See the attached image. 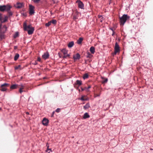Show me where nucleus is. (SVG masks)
<instances>
[{"instance_id": "1", "label": "nucleus", "mask_w": 153, "mask_h": 153, "mask_svg": "<svg viewBox=\"0 0 153 153\" xmlns=\"http://www.w3.org/2000/svg\"><path fill=\"white\" fill-rule=\"evenodd\" d=\"M23 27L25 30L27 31L29 35L32 34L34 30V28L31 25H27L26 23L25 22L23 24Z\"/></svg>"}, {"instance_id": "2", "label": "nucleus", "mask_w": 153, "mask_h": 153, "mask_svg": "<svg viewBox=\"0 0 153 153\" xmlns=\"http://www.w3.org/2000/svg\"><path fill=\"white\" fill-rule=\"evenodd\" d=\"M129 18L130 16L126 14H124L121 17H120V25L123 26L126 22L127 20L129 19Z\"/></svg>"}, {"instance_id": "3", "label": "nucleus", "mask_w": 153, "mask_h": 153, "mask_svg": "<svg viewBox=\"0 0 153 153\" xmlns=\"http://www.w3.org/2000/svg\"><path fill=\"white\" fill-rule=\"evenodd\" d=\"M12 7L9 5H3L0 6V11L4 12L6 10L8 11L10 10Z\"/></svg>"}, {"instance_id": "4", "label": "nucleus", "mask_w": 153, "mask_h": 153, "mask_svg": "<svg viewBox=\"0 0 153 153\" xmlns=\"http://www.w3.org/2000/svg\"><path fill=\"white\" fill-rule=\"evenodd\" d=\"M120 51V47L118 44L116 42L114 47V52L113 53V55H116L117 53L119 52Z\"/></svg>"}, {"instance_id": "5", "label": "nucleus", "mask_w": 153, "mask_h": 153, "mask_svg": "<svg viewBox=\"0 0 153 153\" xmlns=\"http://www.w3.org/2000/svg\"><path fill=\"white\" fill-rule=\"evenodd\" d=\"M9 84L7 83H4L1 85V90L2 91H5L7 90L6 87L9 86Z\"/></svg>"}, {"instance_id": "6", "label": "nucleus", "mask_w": 153, "mask_h": 153, "mask_svg": "<svg viewBox=\"0 0 153 153\" xmlns=\"http://www.w3.org/2000/svg\"><path fill=\"white\" fill-rule=\"evenodd\" d=\"M29 7L30 14V15H32L34 13V7L31 5H30L29 6Z\"/></svg>"}, {"instance_id": "7", "label": "nucleus", "mask_w": 153, "mask_h": 153, "mask_svg": "<svg viewBox=\"0 0 153 153\" xmlns=\"http://www.w3.org/2000/svg\"><path fill=\"white\" fill-rule=\"evenodd\" d=\"M76 3H78V6L79 8L82 9L84 8V5L80 0H78L77 1Z\"/></svg>"}, {"instance_id": "8", "label": "nucleus", "mask_w": 153, "mask_h": 153, "mask_svg": "<svg viewBox=\"0 0 153 153\" xmlns=\"http://www.w3.org/2000/svg\"><path fill=\"white\" fill-rule=\"evenodd\" d=\"M49 120L46 118H44L42 121V124L44 125L47 126L48 125Z\"/></svg>"}, {"instance_id": "9", "label": "nucleus", "mask_w": 153, "mask_h": 153, "mask_svg": "<svg viewBox=\"0 0 153 153\" xmlns=\"http://www.w3.org/2000/svg\"><path fill=\"white\" fill-rule=\"evenodd\" d=\"M49 54L48 52H46L44 53L42 56V57L45 59H46L48 58L49 57Z\"/></svg>"}, {"instance_id": "10", "label": "nucleus", "mask_w": 153, "mask_h": 153, "mask_svg": "<svg viewBox=\"0 0 153 153\" xmlns=\"http://www.w3.org/2000/svg\"><path fill=\"white\" fill-rule=\"evenodd\" d=\"M80 57V55L79 53H77L76 54L74 55L73 56V58L74 60L79 59Z\"/></svg>"}, {"instance_id": "11", "label": "nucleus", "mask_w": 153, "mask_h": 153, "mask_svg": "<svg viewBox=\"0 0 153 153\" xmlns=\"http://www.w3.org/2000/svg\"><path fill=\"white\" fill-rule=\"evenodd\" d=\"M19 86H20V85L17 84L13 85L10 87V89H16L19 88Z\"/></svg>"}, {"instance_id": "12", "label": "nucleus", "mask_w": 153, "mask_h": 153, "mask_svg": "<svg viewBox=\"0 0 153 153\" xmlns=\"http://www.w3.org/2000/svg\"><path fill=\"white\" fill-rule=\"evenodd\" d=\"M24 88V86L22 85H20L19 88H19V92L21 93L22 92H23L24 91L22 90V89H23Z\"/></svg>"}, {"instance_id": "13", "label": "nucleus", "mask_w": 153, "mask_h": 153, "mask_svg": "<svg viewBox=\"0 0 153 153\" xmlns=\"http://www.w3.org/2000/svg\"><path fill=\"white\" fill-rule=\"evenodd\" d=\"M90 51L91 53L93 54H94L95 52V49L94 48L93 46L91 47L90 48Z\"/></svg>"}, {"instance_id": "14", "label": "nucleus", "mask_w": 153, "mask_h": 153, "mask_svg": "<svg viewBox=\"0 0 153 153\" xmlns=\"http://www.w3.org/2000/svg\"><path fill=\"white\" fill-rule=\"evenodd\" d=\"M8 19V17L6 16H5L3 20L2 19V21H1V24L3 23H4L6 22H7V20Z\"/></svg>"}, {"instance_id": "15", "label": "nucleus", "mask_w": 153, "mask_h": 153, "mask_svg": "<svg viewBox=\"0 0 153 153\" xmlns=\"http://www.w3.org/2000/svg\"><path fill=\"white\" fill-rule=\"evenodd\" d=\"M89 117H90V116L87 113H85L83 116V118L84 119H85L87 118H88Z\"/></svg>"}, {"instance_id": "16", "label": "nucleus", "mask_w": 153, "mask_h": 153, "mask_svg": "<svg viewBox=\"0 0 153 153\" xmlns=\"http://www.w3.org/2000/svg\"><path fill=\"white\" fill-rule=\"evenodd\" d=\"M79 13H79L77 11H76L75 12V14L76 15H74V16H73V19L74 20H76V19H78V17L77 16V15H78Z\"/></svg>"}, {"instance_id": "17", "label": "nucleus", "mask_w": 153, "mask_h": 153, "mask_svg": "<svg viewBox=\"0 0 153 153\" xmlns=\"http://www.w3.org/2000/svg\"><path fill=\"white\" fill-rule=\"evenodd\" d=\"M87 100L88 98L86 96H82L80 98V100L83 101Z\"/></svg>"}, {"instance_id": "18", "label": "nucleus", "mask_w": 153, "mask_h": 153, "mask_svg": "<svg viewBox=\"0 0 153 153\" xmlns=\"http://www.w3.org/2000/svg\"><path fill=\"white\" fill-rule=\"evenodd\" d=\"M74 45V42L72 41L70 42L68 44V46L69 48H71Z\"/></svg>"}, {"instance_id": "19", "label": "nucleus", "mask_w": 153, "mask_h": 153, "mask_svg": "<svg viewBox=\"0 0 153 153\" xmlns=\"http://www.w3.org/2000/svg\"><path fill=\"white\" fill-rule=\"evenodd\" d=\"M83 40V39L82 38H80L79 39L77 40V42L78 44H80L82 42V41Z\"/></svg>"}, {"instance_id": "20", "label": "nucleus", "mask_w": 153, "mask_h": 153, "mask_svg": "<svg viewBox=\"0 0 153 153\" xmlns=\"http://www.w3.org/2000/svg\"><path fill=\"white\" fill-rule=\"evenodd\" d=\"M76 84L80 86L82 84V82L81 81L77 80L76 81Z\"/></svg>"}, {"instance_id": "21", "label": "nucleus", "mask_w": 153, "mask_h": 153, "mask_svg": "<svg viewBox=\"0 0 153 153\" xmlns=\"http://www.w3.org/2000/svg\"><path fill=\"white\" fill-rule=\"evenodd\" d=\"M4 33H0V40H1L2 39H4Z\"/></svg>"}, {"instance_id": "22", "label": "nucleus", "mask_w": 153, "mask_h": 153, "mask_svg": "<svg viewBox=\"0 0 153 153\" xmlns=\"http://www.w3.org/2000/svg\"><path fill=\"white\" fill-rule=\"evenodd\" d=\"M16 6L17 8H20L22 6V4L21 3H17Z\"/></svg>"}, {"instance_id": "23", "label": "nucleus", "mask_w": 153, "mask_h": 153, "mask_svg": "<svg viewBox=\"0 0 153 153\" xmlns=\"http://www.w3.org/2000/svg\"><path fill=\"white\" fill-rule=\"evenodd\" d=\"M19 57V55L18 53H16L15 56H14V60L15 61H16L17 60Z\"/></svg>"}, {"instance_id": "24", "label": "nucleus", "mask_w": 153, "mask_h": 153, "mask_svg": "<svg viewBox=\"0 0 153 153\" xmlns=\"http://www.w3.org/2000/svg\"><path fill=\"white\" fill-rule=\"evenodd\" d=\"M61 51L64 55L66 54L67 53V51L64 49H62Z\"/></svg>"}, {"instance_id": "25", "label": "nucleus", "mask_w": 153, "mask_h": 153, "mask_svg": "<svg viewBox=\"0 0 153 153\" xmlns=\"http://www.w3.org/2000/svg\"><path fill=\"white\" fill-rule=\"evenodd\" d=\"M89 107H90V106H89V104L88 103H87L83 107V108L85 109H86L87 108H88Z\"/></svg>"}, {"instance_id": "26", "label": "nucleus", "mask_w": 153, "mask_h": 153, "mask_svg": "<svg viewBox=\"0 0 153 153\" xmlns=\"http://www.w3.org/2000/svg\"><path fill=\"white\" fill-rule=\"evenodd\" d=\"M88 77V75L87 74H85L83 77L84 79H87Z\"/></svg>"}, {"instance_id": "27", "label": "nucleus", "mask_w": 153, "mask_h": 153, "mask_svg": "<svg viewBox=\"0 0 153 153\" xmlns=\"http://www.w3.org/2000/svg\"><path fill=\"white\" fill-rule=\"evenodd\" d=\"M81 89L82 91L85 90L86 92H89V90L88 89V88H87V87H85L84 88H81Z\"/></svg>"}, {"instance_id": "28", "label": "nucleus", "mask_w": 153, "mask_h": 153, "mask_svg": "<svg viewBox=\"0 0 153 153\" xmlns=\"http://www.w3.org/2000/svg\"><path fill=\"white\" fill-rule=\"evenodd\" d=\"M70 55L69 54H65L63 56H62V58H67L68 57H69Z\"/></svg>"}, {"instance_id": "29", "label": "nucleus", "mask_w": 153, "mask_h": 153, "mask_svg": "<svg viewBox=\"0 0 153 153\" xmlns=\"http://www.w3.org/2000/svg\"><path fill=\"white\" fill-rule=\"evenodd\" d=\"M51 23H52L54 25L56 24L57 22L56 21V20L53 19L50 21Z\"/></svg>"}, {"instance_id": "30", "label": "nucleus", "mask_w": 153, "mask_h": 153, "mask_svg": "<svg viewBox=\"0 0 153 153\" xmlns=\"http://www.w3.org/2000/svg\"><path fill=\"white\" fill-rule=\"evenodd\" d=\"M51 22L50 21L48 23H46L45 24V26L46 27H48L51 25Z\"/></svg>"}, {"instance_id": "31", "label": "nucleus", "mask_w": 153, "mask_h": 153, "mask_svg": "<svg viewBox=\"0 0 153 153\" xmlns=\"http://www.w3.org/2000/svg\"><path fill=\"white\" fill-rule=\"evenodd\" d=\"M108 81V79L107 78L106 79H104V80L102 81V83L103 84L107 82Z\"/></svg>"}, {"instance_id": "32", "label": "nucleus", "mask_w": 153, "mask_h": 153, "mask_svg": "<svg viewBox=\"0 0 153 153\" xmlns=\"http://www.w3.org/2000/svg\"><path fill=\"white\" fill-rule=\"evenodd\" d=\"M18 35H19L18 33L17 32H16V33L14 34V38H16L18 36Z\"/></svg>"}, {"instance_id": "33", "label": "nucleus", "mask_w": 153, "mask_h": 153, "mask_svg": "<svg viewBox=\"0 0 153 153\" xmlns=\"http://www.w3.org/2000/svg\"><path fill=\"white\" fill-rule=\"evenodd\" d=\"M20 67H21L20 65H18V66H16L15 67V69L16 70H17V69H21L20 68Z\"/></svg>"}, {"instance_id": "34", "label": "nucleus", "mask_w": 153, "mask_h": 153, "mask_svg": "<svg viewBox=\"0 0 153 153\" xmlns=\"http://www.w3.org/2000/svg\"><path fill=\"white\" fill-rule=\"evenodd\" d=\"M3 19V17L2 16V15L1 13H0V22H1V21H2V19Z\"/></svg>"}, {"instance_id": "35", "label": "nucleus", "mask_w": 153, "mask_h": 153, "mask_svg": "<svg viewBox=\"0 0 153 153\" xmlns=\"http://www.w3.org/2000/svg\"><path fill=\"white\" fill-rule=\"evenodd\" d=\"M35 3H38L40 0H32Z\"/></svg>"}, {"instance_id": "36", "label": "nucleus", "mask_w": 153, "mask_h": 153, "mask_svg": "<svg viewBox=\"0 0 153 153\" xmlns=\"http://www.w3.org/2000/svg\"><path fill=\"white\" fill-rule=\"evenodd\" d=\"M60 109L59 108H58L56 110V111L57 113H58L60 111Z\"/></svg>"}, {"instance_id": "37", "label": "nucleus", "mask_w": 153, "mask_h": 153, "mask_svg": "<svg viewBox=\"0 0 153 153\" xmlns=\"http://www.w3.org/2000/svg\"><path fill=\"white\" fill-rule=\"evenodd\" d=\"M8 14L9 16H12V13L11 12H8Z\"/></svg>"}, {"instance_id": "38", "label": "nucleus", "mask_w": 153, "mask_h": 153, "mask_svg": "<svg viewBox=\"0 0 153 153\" xmlns=\"http://www.w3.org/2000/svg\"><path fill=\"white\" fill-rule=\"evenodd\" d=\"M37 60L38 61L40 62L41 61V59L40 57H38L37 59Z\"/></svg>"}, {"instance_id": "39", "label": "nucleus", "mask_w": 153, "mask_h": 153, "mask_svg": "<svg viewBox=\"0 0 153 153\" xmlns=\"http://www.w3.org/2000/svg\"><path fill=\"white\" fill-rule=\"evenodd\" d=\"M100 94H95V97H99V96H100Z\"/></svg>"}, {"instance_id": "40", "label": "nucleus", "mask_w": 153, "mask_h": 153, "mask_svg": "<svg viewBox=\"0 0 153 153\" xmlns=\"http://www.w3.org/2000/svg\"><path fill=\"white\" fill-rule=\"evenodd\" d=\"M98 18H102V15H98Z\"/></svg>"}, {"instance_id": "41", "label": "nucleus", "mask_w": 153, "mask_h": 153, "mask_svg": "<svg viewBox=\"0 0 153 153\" xmlns=\"http://www.w3.org/2000/svg\"><path fill=\"white\" fill-rule=\"evenodd\" d=\"M91 88V86L90 85H89L88 86V87H87V88L89 90V89Z\"/></svg>"}, {"instance_id": "42", "label": "nucleus", "mask_w": 153, "mask_h": 153, "mask_svg": "<svg viewBox=\"0 0 153 153\" xmlns=\"http://www.w3.org/2000/svg\"><path fill=\"white\" fill-rule=\"evenodd\" d=\"M58 55L60 58L62 57V56L61 55V54L60 53H58Z\"/></svg>"}, {"instance_id": "43", "label": "nucleus", "mask_w": 153, "mask_h": 153, "mask_svg": "<svg viewBox=\"0 0 153 153\" xmlns=\"http://www.w3.org/2000/svg\"><path fill=\"white\" fill-rule=\"evenodd\" d=\"M49 146L47 147V149L46 151L48 152V150H50V149H49Z\"/></svg>"}, {"instance_id": "44", "label": "nucleus", "mask_w": 153, "mask_h": 153, "mask_svg": "<svg viewBox=\"0 0 153 153\" xmlns=\"http://www.w3.org/2000/svg\"><path fill=\"white\" fill-rule=\"evenodd\" d=\"M100 21L102 22V21L103 20V17H102V18H100Z\"/></svg>"}, {"instance_id": "45", "label": "nucleus", "mask_w": 153, "mask_h": 153, "mask_svg": "<svg viewBox=\"0 0 153 153\" xmlns=\"http://www.w3.org/2000/svg\"><path fill=\"white\" fill-rule=\"evenodd\" d=\"M3 27L6 29L7 28V27L6 25H4L3 26Z\"/></svg>"}, {"instance_id": "46", "label": "nucleus", "mask_w": 153, "mask_h": 153, "mask_svg": "<svg viewBox=\"0 0 153 153\" xmlns=\"http://www.w3.org/2000/svg\"><path fill=\"white\" fill-rule=\"evenodd\" d=\"M88 55L89 56L88 57H90V56H91V54H90L89 53H88Z\"/></svg>"}, {"instance_id": "47", "label": "nucleus", "mask_w": 153, "mask_h": 153, "mask_svg": "<svg viewBox=\"0 0 153 153\" xmlns=\"http://www.w3.org/2000/svg\"><path fill=\"white\" fill-rule=\"evenodd\" d=\"M115 32L114 31L113 32V33L112 34V36H114V34Z\"/></svg>"}, {"instance_id": "48", "label": "nucleus", "mask_w": 153, "mask_h": 153, "mask_svg": "<svg viewBox=\"0 0 153 153\" xmlns=\"http://www.w3.org/2000/svg\"><path fill=\"white\" fill-rule=\"evenodd\" d=\"M34 64L35 65H37V62H35Z\"/></svg>"}, {"instance_id": "49", "label": "nucleus", "mask_w": 153, "mask_h": 153, "mask_svg": "<svg viewBox=\"0 0 153 153\" xmlns=\"http://www.w3.org/2000/svg\"><path fill=\"white\" fill-rule=\"evenodd\" d=\"M110 29H111V30H112L113 32L114 31V30H113V29H112V28H110Z\"/></svg>"}, {"instance_id": "50", "label": "nucleus", "mask_w": 153, "mask_h": 153, "mask_svg": "<svg viewBox=\"0 0 153 153\" xmlns=\"http://www.w3.org/2000/svg\"><path fill=\"white\" fill-rule=\"evenodd\" d=\"M26 114L27 115L29 114V113L28 112H26Z\"/></svg>"}, {"instance_id": "51", "label": "nucleus", "mask_w": 153, "mask_h": 153, "mask_svg": "<svg viewBox=\"0 0 153 153\" xmlns=\"http://www.w3.org/2000/svg\"><path fill=\"white\" fill-rule=\"evenodd\" d=\"M54 114V112H53L52 116H53V114Z\"/></svg>"}, {"instance_id": "52", "label": "nucleus", "mask_w": 153, "mask_h": 153, "mask_svg": "<svg viewBox=\"0 0 153 153\" xmlns=\"http://www.w3.org/2000/svg\"><path fill=\"white\" fill-rule=\"evenodd\" d=\"M150 150H153V149H152V148H151V149H150Z\"/></svg>"}, {"instance_id": "53", "label": "nucleus", "mask_w": 153, "mask_h": 153, "mask_svg": "<svg viewBox=\"0 0 153 153\" xmlns=\"http://www.w3.org/2000/svg\"><path fill=\"white\" fill-rule=\"evenodd\" d=\"M1 108H0V111H1Z\"/></svg>"}]
</instances>
